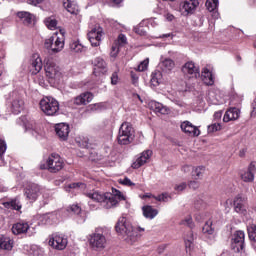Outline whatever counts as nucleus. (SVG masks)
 <instances>
[{
	"instance_id": "nucleus-1",
	"label": "nucleus",
	"mask_w": 256,
	"mask_h": 256,
	"mask_svg": "<svg viewBox=\"0 0 256 256\" xmlns=\"http://www.w3.org/2000/svg\"><path fill=\"white\" fill-rule=\"evenodd\" d=\"M116 232L122 239L128 243V245H133L139 241V237L142 231H145V228L138 227L135 229L133 224H131V218L129 216H121L115 226Z\"/></svg>"
},
{
	"instance_id": "nucleus-2",
	"label": "nucleus",
	"mask_w": 256,
	"mask_h": 256,
	"mask_svg": "<svg viewBox=\"0 0 256 256\" xmlns=\"http://www.w3.org/2000/svg\"><path fill=\"white\" fill-rule=\"evenodd\" d=\"M86 197L94 201V203H100L104 209H113V207L119 205V201H125V196L118 190L115 191V194L92 191L86 193Z\"/></svg>"
},
{
	"instance_id": "nucleus-3",
	"label": "nucleus",
	"mask_w": 256,
	"mask_h": 256,
	"mask_svg": "<svg viewBox=\"0 0 256 256\" xmlns=\"http://www.w3.org/2000/svg\"><path fill=\"white\" fill-rule=\"evenodd\" d=\"M44 47L52 55L61 53L65 48V31L60 30V32L54 33L51 37L47 38L44 42Z\"/></svg>"
},
{
	"instance_id": "nucleus-4",
	"label": "nucleus",
	"mask_w": 256,
	"mask_h": 256,
	"mask_svg": "<svg viewBox=\"0 0 256 256\" xmlns=\"http://www.w3.org/2000/svg\"><path fill=\"white\" fill-rule=\"evenodd\" d=\"M133 139H135V129H133L131 123H122L118 132V143L120 145H130V143H133Z\"/></svg>"
},
{
	"instance_id": "nucleus-5",
	"label": "nucleus",
	"mask_w": 256,
	"mask_h": 256,
	"mask_svg": "<svg viewBox=\"0 0 256 256\" xmlns=\"http://www.w3.org/2000/svg\"><path fill=\"white\" fill-rule=\"evenodd\" d=\"M41 111L50 117L59 113V102L53 97H45L40 103Z\"/></svg>"
},
{
	"instance_id": "nucleus-6",
	"label": "nucleus",
	"mask_w": 256,
	"mask_h": 256,
	"mask_svg": "<svg viewBox=\"0 0 256 256\" xmlns=\"http://www.w3.org/2000/svg\"><path fill=\"white\" fill-rule=\"evenodd\" d=\"M89 245L92 249H105L107 247V238L101 232V229L97 228L94 233L89 235Z\"/></svg>"
},
{
	"instance_id": "nucleus-7",
	"label": "nucleus",
	"mask_w": 256,
	"mask_h": 256,
	"mask_svg": "<svg viewBox=\"0 0 256 256\" xmlns=\"http://www.w3.org/2000/svg\"><path fill=\"white\" fill-rule=\"evenodd\" d=\"M46 167L50 173H59L64 167L63 159L59 154L52 153L46 161Z\"/></svg>"
},
{
	"instance_id": "nucleus-8",
	"label": "nucleus",
	"mask_w": 256,
	"mask_h": 256,
	"mask_svg": "<svg viewBox=\"0 0 256 256\" xmlns=\"http://www.w3.org/2000/svg\"><path fill=\"white\" fill-rule=\"evenodd\" d=\"M231 249L234 253H241L245 249V232L238 230L232 235Z\"/></svg>"
},
{
	"instance_id": "nucleus-9",
	"label": "nucleus",
	"mask_w": 256,
	"mask_h": 256,
	"mask_svg": "<svg viewBox=\"0 0 256 256\" xmlns=\"http://www.w3.org/2000/svg\"><path fill=\"white\" fill-rule=\"evenodd\" d=\"M46 77L54 81L61 79V69L55 65V62L48 60L44 66Z\"/></svg>"
},
{
	"instance_id": "nucleus-10",
	"label": "nucleus",
	"mask_w": 256,
	"mask_h": 256,
	"mask_svg": "<svg viewBox=\"0 0 256 256\" xmlns=\"http://www.w3.org/2000/svg\"><path fill=\"white\" fill-rule=\"evenodd\" d=\"M67 237L61 235V234H53L49 238L48 245L52 247L53 249H57L58 251H63V249H66L68 244Z\"/></svg>"
},
{
	"instance_id": "nucleus-11",
	"label": "nucleus",
	"mask_w": 256,
	"mask_h": 256,
	"mask_svg": "<svg viewBox=\"0 0 256 256\" xmlns=\"http://www.w3.org/2000/svg\"><path fill=\"white\" fill-rule=\"evenodd\" d=\"M182 73L188 79H197L201 75L199 66L193 61H188L182 66Z\"/></svg>"
},
{
	"instance_id": "nucleus-12",
	"label": "nucleus",
	"mask_w": 256,
	"mask_h": 256,
	"mask_svg": "<svg viewBox=\"0 0 256 256\" xmlns=\"http://www.w3.org/2000/svg\"><path fill=\"white\" fill-rule=\"evenodd\" d=\"M197 7H199L198 0H184L182 3H180V13L181 15H184V17L193 15Z\"/></svg>"
},
{
	"instance_id": "nucleus-13",
	"label": "nucleus",
	"mask_w": 256,
	"mask_h": 256,
	"mask_svg": "<svg viewBox=\"0 0 256 256\" xmlns=\"http://www.w3.org/2000/svg\"><path fill=\"white\" fill-rule=\"evenodd\" d=\"M24 195L27 201L30 203H35V200L39 198V195H41V187L35 183L29 184L24 189Z\"/></svg>"
},
{
	"instance_id": "nucleus-14",
	"label": "nucleus",
	"mask_w": 256,
	"mask_h": 256,
	"mask_svg": "<svg viewBox=\"0 0 256 256\" xmlns=\"http://www.w3.org/2000/svg\"><path fill=\"white\" fill-rule=\"evenodd\" d=\"M101 37H103V28L95 26L88 32V40L92 47H99L101 45Z\"/></svg>"
},
{
	"instance_id": "nucleus-15",
	"label": "nucleus",
	"mask_w": 256,
	"mask_h": 256,
	"mask_svg": "<svg viewBox=\"0 0 256 256\" xmlns=\"http://www.w3.org/2000/svg\"><path fill=\"white\" fill-rule=\"evenodd\" d=\"M127 44V36L124 34H119L118 38L115 40L111 47L110 56L114 59L119 55V51H121V47H125Z\"/></svg>"
},
{
	"instance_id": "nucleus-16",
	"label": "nucleus",
	"mask_w": 256,
	"mask_h": 256,
	"mask_svg": "<svg viewBox=\"0 0 256 256\" xmlns=\"http://www.w3.org/2000/svg\"><path fill=\"white\" fill-rule=\"evenodd\" d=\"M93 65H94L93 73L96 77H102V75H107V62H105L103 58L97 57L93 61Z\"/></svg>"
},
{
	"instance_id": "nucleus-17",
	"label": "nucleus",
	"mask_w": 256,
	"mask_h": 256,
	"mask_svg": "<svg viewBox=\"0 0 256 256\" xmlns=\"http://www.w3.org/2000/svg\"><path fill=\"white\" fill-rule=\"evenodd\" d=\"M234 211L235 213H238V215H242V217H247L249 215L247 203H245V200L240 196H237L234 199Z\"/></svg>"
},
{
	"instance_id": "nucleus-18",
	"label": "nucleus",
	"mask_w": 256,
	"mask_h": 256,
	"mask_svg": "<svg viewBox=\"0 0 256 256\" xmlns=\"http://www.w3.org/2000/svg\"><path fill=\"white\" fill-rule=\"evenodd\" d=\"M55 131L60 141H67L69 139V124L59 123L55 125Z\"/></svg>"
},
{
	"instance_id": "nucleus-19",
	"label": "nucleus",
	"mask_w": 256,
	"mask_h": 256,
	"mask_svg": "<svg viewBox=\"0 0 256 256\" xmlns=\"http://www.w3.org/2000/svg\"><path fill=\"white\" fill-rule=\"evenodd\" d=\"M180 127L182 131L190 137H199L201 135V130L189 121L183 122Z\"/></svg>"
},
{
	"instance_id": "nucleus-20",
	"label": "nucleus",
	"mask_w": 256,
	"mask_h": 256,
	"mask_svg": "<svg viewBox=\"0 0 256 256\" xmlns=\"http://www.w3.org/2000/svg\"><path fill=\"white\" fill-rule=\"evenodd\" d=\"M153 155V151L145 150L140 154V157L132 164L133 169H139V167H143L145 163H148L149 159Z\"/></svg>"
},
{
	"instance_id": "nucleus-21",
	"label": "nucleus",
	"mask_w": 256,
	"mask_h": 256,
	"mask_svg": "<svg viewBox=\"0 0 256 256\" xmlns=\"http://www.w3.org/2000/svg\"><path fill=\"white\" fill-rule=\"evenodd\" d=\"M43 69V60L38 54H34L31 59L30 71L32 75H37Z\"/></svg>"
},
{
	"instance_id": "nucleus-22",
	"label": "nucleus",
	"mask_w": 256,
	"mask_h": 256,
	"mask_svg": "<svg viewBox=\"0 0 256 256\" xmlns=\"http://www.w3.org/2000/svg\"><path fill=\"white\" fill-rule=\"evenodd\" d=\"M93 101V93L91 92H84L80 95L76 96L73 100L74 105H87Z\"/></svg>"
},
{
	"instance_id": "nucleus-23",
	"label": "nucleus",
	"mask_w": 256,
	"mask_h": 256,
	"mask_svg": "<svg viewBox=\"0 0 256 256\" xmlns=\"http://www.w3.org/2000/svg\"><path fill=\"white\" fill-rule=\"evenodd\" d=\"M255 173H256L255 165L250 164L247 170L241 173L242 181H244L245 183H253V181H255Z\"/></svg>"
},
{
	"instance_id": "nucleus-24",
	"label": "nucleus",
	"mask_w": 256,
	"mask_h": 256,
	"mask_svg": "<svg viewBox=\"0 0 256 256\" xmlns=\"http://www.w3.org/2000/svg\"><path fill=\"white\" fill-rule=\"evenodd\" d=\"M239 117H241V110L234 107V108L228 109L225 112L223 121H224V123H229V121H237V119H239Z\"/></svg>"
},
{
	"instance_id": "nucleus-25",
	"label": "nucleus",
	"mask_w": 256,
	"mask_h": 256,
	"mask_svg": "<svg viewBox=\"0 0 256 256\" xmlns=\"http://www.w3.org/2000/svg\"><path fill=\"white\" fill-rule=\"evenodd\" d=\"M148 105L152 111H155V113H160V115H167L169 113V108L163 106V104L155 100L150 101Z\"/></svg>"
},
{
	"instance_id": "nucleus-26",
	"label": "nucleus",
	"mask_w": 256,
	"mask_h": 256,
	"mask_svg": "<svg viewBox=\"0 0 256 256\" xmlns=\"http://www.w3.org/2000/svg\"><path fill=\"white\" fill-rule=\"evenodd\" d=\"M159 65L164 73H171L172 69H175V61L171 58H161Z\"/></svg>"
},
{
	"instance_id": "nucleus-27",
	"label": "nucleus",
	"mask_w": 256,
	"mask_h": 256,
	"mask_svg": "<svg viewBox=\"0 0 256 256\" xmlns=\"http://www.w3.org/2000/svg\"><path fill=\"white\" fill-rule=\"evenodd\" d=\"M217 225H219V220L214 219V228L213 221L208 220L202 228V233H204V235H210L211 238L213 239V233H215V227H217Z\"/></svg>"
},
{
	"instance_id": "nucleus-28",
	"label": "nucleus",
	"mask_w": 256,
	"mask_h": 256,
	"mask_svg": "<svg viewBox=\"0 0 256 256\" xmlns=\"http://www.w3.org/2000/svg\"><path fill=\"white\" fill-rule=\"evenodd\" d=\"M29 231V224L27 222H18L12 226V233L14 235H23Z\"/></svg>"
},
{
	"instance_id": "nucleus-29",
	"label": "nucleus",
	"mask_w": 256,
	"mask_h": 256,
	"mask_svg": "<svg viewBox=\"0 0 256 256\" xmlns=\"http://www.w3.org/2000/svg\"><path fill=\"white\" fill-rule=\"evenodd\" d=\"M63 6L68 13H71V15H77V13H79V6L75 0H64Z\"/></svg>"
},
{
	"instance_id": "nucleus-30",
	"label": "nucleus",
	"mask_w": 256,
	"mask_h": 256,
	"mask_svg": "<svg viewBox=\"0 0 256 256\" xmlns=\"http://www.w3.org/2000/svg\"><path fill=\"white\" fill-rule=\"evenodd\" d=\"M202 81L205 83V85H214L215 76L213 75V72L208 70L207 68H203Z\"/></svg>"
},
{
	"instance_id": "nucleus-31",
	"label": "nucleus",
	"mask_w": 256,
	"mask_h": 256,
	"mask_svg": "<svg viewBox=\"0 0 256 256\" xmlns=\"http://www.w3.org/2000/svg\"><path fill=\"white\" fill-rule=\"evenodd\" d=\"M25 109V102L21 98L12 101L11 110L14 115H19Z\"/></svg>"
},
{
	"instance_id": "nucleus-32",
	"label": "nucleus",
	"mask_w": 256,
	"mask_h": 256,
	"mask_svg": "<svg viewBox=\"0 0 256 256\" xmlns=\"http://www.w3.org/2000/svg\"><path fill=\"white\" fill-rule=\"evenodd\" d=\"M17 17L21 19L24 25H31L35 20V16L29 12L21 11L17 13Z\"/></svg>"
},
{
	"instance_id": "nucleus-33",
	"label": "nucleus",
	"mask_w": 256,
	"mask_h": 256,
	"mask_svg": "<svg viewBox=\"0 0 256 256\" xmlns=\"http://www.w3.org/2000/svg\"><path fill=\"white\" fill-rule=\"evenodd\" d=\"M217 7H219V0H207L206 8L211 12L214 11V19H219V12L217 11Z\"/></svg>"
},
{
	"instance_id": "nucleus-34",
	"label": "nucleus",
	"mask_w": 256,
	"mask_h": 256,
	"mask_svg": "<svg viewBox=\"0 0 256 256\" xmlns=\"http://www.w3.org/2000/svg\"><path fill=\"white\" fill-rule=\"evenodd\" d=\"M143 215L146 219H155L157 215H159V211L153 206H144L143 208Z\"/></svg>"
},
{
	"instance_id": "nucleus-35",
	"label": "nucleus",
	"mask_w": 256,
	"mask_h": 256,
	"mask_svg": "<svg viewBox=\"0 0 256 256\" xmlns=\"http://www.w3.org/2000/svg\"><path fill=\"white\" fill-rule=\"evenodd\" d=\"M4 207H6V209H13L14 211H21L23 205L18 198H14L11 201L5 202Z\"/></svg>"
},
{
	"instance_id": "nucleus-36",
	"label": "nucleus",
	"mask_w": 256,
	"mask_h": 256,
	"mask_svg": "<svg viewBox=\"0 0 256 256\" xmlns=\"http://www.w3.org/2000/svg\"><path fill=\"white\" fill-rule=\"evenodd\" d=\"M150 83L151 85H153V87H159V85L163 83V74L161 73V71H154L152 73Z\"/></svg>"
},
{
	"instance_id": "nucleus-37",
	"label": "nucleus",
	"mask_w": 256,
	"mask_h": 256,
	"mask_svg": "<svg viewBox=\"0 0 256 256\" xmlns=\"http://www.w3.org/2000/svg\"><path fill=\"white\" fill-rule=\"evenodd\" d=\"M44 24L51 31H55L59 22L57 21V18L55 16H49L44 19Z\"/></svg>"
},
{
	"instance_id": "nucleus-38",
	"label": "nucleus",
	"mask_w": 256,
	"mask_h": 256,
	"mask_svg": "<svg viewBox=\"0 0 256 256\" xmlns=\"http://www.w3.org/2000/svg\"><path fill=\"white\" fill-rule=\"evenodd\" d=\"M0 249H4L5 251H11V249H13V242L11 241V239L0 236Z\"/></svg>"
},
{
	"instance_id": "nucleus-39",
	"label": "nucleus",
	"mask_w": 256,
	"mask_h": 256,
	"mask_svg": "<svg viewBox=\"0 0 256 256\" xmlns=\"http://www.w3.org/2000/svg\"><path fill=\"white\" fill-rule=\"evenodd\" d=\"M70 49L74 53H83V51H85L86 48L85 46H83V44H81V42L73 41L70 43Z\"/></svg>"
},
{
	"instance_id": "nucleus-40",
	"label": "nucleus",
	"mask_w": 256,
	"mask_h": 256,
	"mask_svg": "<svg viewBox=\"0 0 256 256\" xmlns=\"http://www.w3.org/2000/svg\"><path fill=\"white\" fill-rule=\"evenodd\" d=\"M204 173H205V166H198L193 170L192 176L194 177V179L197 180V179H201Z\"/></svg>"
},
{
	"instance_id": "nucleus-41",
	"label": "nucleus",
	"mask_w": 256,
	"mask_h": 256,
	"mask_svg": "<svg viewBox=\"0 0 256 256\" xmlns=\"http://www.w3.org/2000/svg\"><path fill=\"white\" fill-rule=\"evenodd\" d=\"M194 235H193V231H189L187 233V235L184 237V243L186 245V249H191V245H193V241H194Z\"/></svg>"
},
{
	"instance_id": "nucleus-42",
	"label": "nucleus",
	"mask_w": 256,
	"mask_h": 256,
	"mask_svg": "<svg viewBox=\"0 0 256 256\" xmlns=\"http://www.w3.org/2000/svg\"><path fill=\"white\" fill-rule=\"evenodd\" d=\"M51 217H55V214L53 213L43 214L40 217V225H51Z\"/></svg>"
},
{
	"instance_id": "nucleus-43",
	"label": "nucleus",
	"mask_w": 256,
	"mask_h": 256,
	"mask_svg": "<svg viewBox=\"0 0 256 256\" xmlns=\"http://www.w3.org/2000/svg\"><path fill=\"white\" fill-rule=\"evenodd\" d=\"M81 187H85V184L83 183H72V184H68L65 186V191H67L68 193H71V191L73 190H79L81 189Z\"/></svg>"
},
{
	"instance_id": "nucleus-44",
	"label": "nucleus",
	"mask_w": 256,
	"mask_h": 256,
	"mask_svg": "<svg viewBox=\"0 0 256 256\" xmlns=\"http://www.w3.org/2000/svg\"><path fill=\"white\" fill-rule=\"evenodd\" d=\"M247 231H248L249 239H251V241L256 242V225L255 224L248 225Z\"/></svg>"
},
{
	"instance_id": "nucleus-45",
	"label": "nucleus",
	"mask_w": 256,
	"mask_h": 256,
	"mask_svg": "<svg viewBox=\"0 0 256 256\" xmlns=\"http://www.w3.org/2000/svg\"><path fill=\"white\" fill-rule=\"evenodd\" d=\"M26 131H31L34 137H37V127H35V121H31L28 124H25Z\"/></svg>"
},
{
	"instance_id": "nucleus-46",
	"label": "nucleus",
	"mask_w": 256,
	"mask_h": 256,
	"mask_svg": "<svg viewBox=\"0 0 256 256\" xmlns=\"http://www.w3.org/2000/svg\"><path fill=\"white\" fill-rule=\"evenodd\" d=\"M153 199H155L156 201L167 203V201L171 199V196L168 193H162L158 196H153Z\"/></svg>"
},
{
	"instance_id": "nucleus-47",
	"label": "nucleus",
	"mask_w": 256,
	"mask_h": 256,
	"mask_svg": "<svg viewBox=\"0 0 256 256\" xmlns=\"http://www.w3.org/2000/svg\"><path fill=\"white\" fill-rule=\"evenodd\" d=\"M149 67V58H146L144 61H142L138 67H137V71L143 72V71H147V68Z\"/></svg>"
},
{
	"instance_id": "nucleus-48",
	"label": "nucleus",
	"mask_w": 256,
	"mask_h": 256,
	"mask_svg": "<svg viewBox=\"0 0 256 256\" xmlns=\"http://www.w3.org/2000/svg\"><path fill=\"white\" fill-rule=\"evenodd\" d=\"M221 131V123H214L208 126V133H215Z\"/></svg>"
},
{
	"instance_id": "nucleus-49",
	"label": "nucleus",
	"mask_w": 256,
	"mask_h": 256,
	"mask_svg": "<svg viewBox=\"0 0 256 256\" xmlns=\"http://www.w3.org/2000/svg\"><path fill=\"white\" fill-rule=\"evenodd\" d=\"M5 151H7V143L5 140L0 139V159L3 161V155H5Z\"/></svg>"
},
{
	"instance_id": "nucleus-50",
	"label": "nucleus",
	"mask_w": 256,
	"mask_h": 256,
	"mask_svg": "<svg viewBox=\"0 0 256 256\" xmlns=\"http://www.w3.org/2000/svg\"><path fill=\"white\" fill-rule=\"evenodd\" d=\"M119 183L121 185H125L126 187H135V183H133V181H131V179H129L128 177L120 179Z\"/></svg>"
},
{
	"instance_id": "nucleus-51",
	"label": "nucleus",
	"mask_w": 256,
	"mask_h": 256,
	"mask_svg": "<svg viewBox=\"0 0 256 256\" xmlns=\"http://www.w3.org/2000/svg\"><path fill=\"white\" fill-rule=\"evenodd\" d=\"M90 111H101L103 109V104L97 103V104H92L89 106Z\"/></svg>"
},
{
	"instance_id": "nucleus-52",
	"label": "nucleus",
	"mask_w": 256,
	"mask_h": 256,
	"mask_svg": "<svg viewBox=\"0 0 256 256\" xmlns=\"http://www.w3.org/2000/svg\"><path fill=\"white\" fill-rule=\"evenodd\" d=\"M70 210L75 215H79L81 213V207L79 205H77V204H73L72 206H70Z\"/></svg>"
},
{
	"instance_id": "nucleus-53",
	"label": "nucleus",
	"mask_w": 256,
	"mask_h": 256,
	"mask_svg": "<svg viewBox=\"0 0 256 256\" xmlns=\"http://www.w3.org/2000/svg\"><path fill=\"white\" fill-rule=\"evenodd\" d=\"M175 191H178V192H181V191H185V189H187V183L185 182H182L180 184H177L175 187H174Z\"/></svg>"
},
{
	"instance_id": "nucleus-54",
	"label": "nucleus",
	"mask_w": 256,
	"mask_h": 256,
	"mask_svg": "<svg viewBox=\"0 0 256 256\" xmlns=\"http://www.w3.org/2000/svg\"><path fill=\"white\" fill-rule=\"evenodd\" d=\"M117 83H119V74L114 72L111 76V85H117Z\"/></svg>"
},
{
	"instance_id": "nucleus-55",
	"label": "nucleus",
	"mask_w": 256,
	"mask_h": 256,
	"mask_svg": "<svg viewBox=\"0 0 256 256\" xmlns=\"http://www.w3.org/2000/svg\"><path fill=\"white\" fill-rule=\"evenodd\" d=\"M134 31L135 33H137V35H145V30L141 27V24L139 26L134 27Z\"/></svg>"
},
{
	"instance_id": "nucleus-56",
	"label": "nucleus",
	"mask_w": 256,
	"mask_h": 256,
	"mask_svg": "<svg viewBox=\"0 0 256 256\" xmlns=\"http://www.w3.org/2000/svg\"><path fill=\"white\" fill-rule=\"evenodd\" d=\"M163 16L166 19V21H173V19H175V16L169 13L168 11H165Z\"/></svg>"
},
{
	"instance_id": "nucleus-57",
	"label": "nucleus",
	"mask_w": 256,
	"mask_h": 256,
	"mask_svg": "<svg viewBox=\"0 0 256 256\" xmlns=\"http://www.w3.org/2000/svg\"><path fill=\"white\" fill-rule=\"evenodd\" d=\"M190 189H199V182L193 180L188 183Z\"/></svg>"
},
{
	"instance_id": "nucleus-58",
	"label": "nucleus",
	"mask_w": 256,
	"mask_h": 256,
	"mask_svg": "<svg viewBox=\"0 0 256 256\" xmlns=\"http://www.w3.org/2000/svg\"><path fill=\"white\" fill-rule=\"evenodd\" d=\"M132 77V83L133 85H135V87H137L138 83H139V76L135 75V74H131Z\"/></svg>"
},
{
	"instance_id": "nucleus-59",
	"label": "nucleus",
	"mask_w": 256,
	"mask_h": 256,
	"mask_svg": "<svg viewBox=\"0 0 256 256\" xmlns=\"http://www.w3.org/2000/svg\"><path fill=\"white\" fill-rule=\"evenodd\" d=\"M251 117H256V97L252 103V112H251Z\"/></svg>"
},
{
	"instance_id": "nucleus-60",
	"label": "nucleus",
	"mask_w": 256,
	"mask_h": 256,
	"mask_svg": "<svg viewBox=\"0 0 256 256\" xmlns=\"http://www.w3.org/2000/svg\"><path fill=\"white\" fill-rule=\"evenodd\" d=\"M221 117H223V112L222 111H218V112L214 113L215 121H219L221 119Z\"/></svg>"
},
{
	"instance_id": "nucleus-61",
	"label": "nucleus",
	"mask_w": 256,
	"mask_h": 256,
	"mask_svg": "<svg viewBox=\"0 0 256 256\" xmlns=\"http://www.w3.org/2000/svg\"><path fill=\"white\" fill-rule=\"evenodd\" d=\"M86 219V216H77L78 223H85Z\"/></svg>"
},
{
	"instance_id": "nucleus-62",
	"label": "nucleus",
	"mask_w": 256,
	"mask_h": 256,
	"mask_svg": "<svg viewBox=\"0 0 256 256\" xmlns=\"http://www.w3.org/2000/svg\"><path fill=\"white\" fill-rule=\"evenodd\" d=\"M245 153H247V149L243 148L239 151V157H245Z\"/></svg>"
},
{
	"instance_id": "nucleus-63",
	"label": "nucleus",
	"mask_w": 256,
	"mask_h": 256,
	"mask_svg": "<svg viewBox=\"0 0 256 256\" xmlns=\"http://www.w3.org/2000/svg\"><path fill=\"white\" fill-rule=\"evenodd\" d=\"M182 171H183L184 173H189V171H191V166H183V167H182Z\"/></svg>"
},
{
	"instance_id": "nucleus-64",
	"label": "nucleus",
	"mask_w": 256,
	"mask_h": 256,
	"mask_svg": "<svg viewBox=\"0 0 256 256\" xmlns=\"http://www.w3.org/2000/svg\"><path fill=\"white\" fill-rule=\"evenodd\" d=\"M165 37H173V34L172 33L163 34L162 36H160V39H165Z\"/></svg>"
}]
</instances>
